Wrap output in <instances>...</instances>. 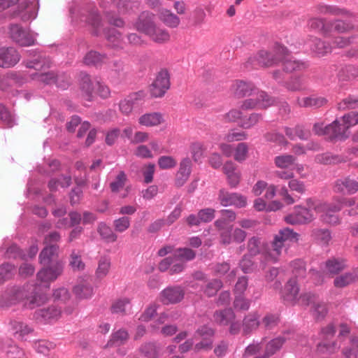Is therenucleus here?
Returning <instances> with one entry per match:
<instances>
[{
    "label": "nucleus",
    "instance_id": "obj_10",
    "mask_svg": "<svg viewBox=\"0 0 358 358\" xmlns=\"http://www.w3.org/2000/svg\"><path fill=\"white\" fill-rule=\"evenodd\" d=\"M170 87V76L166 69H162L150 85V91L152 97L163 96Z\"/></svg>",
    "mask_w": 358,
    "mask_h": 358
},
{
    "label": "nucleus",
    "instance_id": "obj_28",
    "mask_svg": "<svg viewBox=\"0 0 358 358\" xmlns=\"http://www.w3.org/2000/svg\"><path fill=\"white\" fill-rule=\"evenodd\" d=\"M316 9L319 14L322 15H342L347 17L354 16L350 11L334 5L319 4L317 6Z\"/></svg>",
    "mask_w": 358,
    "mask_h": 358
},
{
    "label": "nucleus",
    "instance_id": "obj_48",
    "mask_svg": "<svg viewBox=\"0 0 358 358\" xmlns=\"http://www.w3.org/2000/svg\"><path fill=\"white\" fill-rule=\"evenodd\" d=\"M173 256L176 260L185 262L193 260L196 257V252L189 248H180L176 250Z\"/></svg>",
    "mask_w": 358,
    "mask_h": 358
},
{
    "label": "nucleus",
    "instance_id": "obj_22",
    "mask_svg": "<svg viewBox=\"0 0 358 358\" xmlns=\"http://www.w3.org/2000/svg\"><path fill=\"white\" fill-rule=\"evenodd\" d=\"M73 292L79 299H87L92 296L94 290L93 287L91 283L88 282L87 278H81L73 287Z\"/></svg>",
    "mask_w": 358,
    "mask_h": 358
},
{
    "label": "nucleus",
    "instance_id": "obj_27",
    "mask_svg": "<svg viewBox=\"0 0 358 358\" xmlns=\"http://www.w3.org/2000/svg\"><path fill=\"white\" fill-rule=\"evenodd\" d=\"M164 121L162 114L158 112L145 113L138 118L139 124L146 127L158 126L163 123Z\"/></svg>",
    "mask_w": 358,
    "mask_h": 358
},
{
    "label": "nucleus",
    "instance_id": "obj_58",
    "mask_svg": "<svg viewBox=\"0 0 358 358\" xmlns=\"http://www.w3.org/2000/svg\"><path fill=\"white\" fill-rule=\"evenodd\" d=\"M248 251L250 256H256L261 252V238L252 236L248 241Z\"/></svg>",
    "mask_w": 358,
    "mask_h": 358
},
{
    "label": "nucleus",
    "instance_id": "obj_53",
    "mask_svg": "<svg viewBox=\"0 0 358 358\" xmlns=\"http://www.w3.org/2000/svg\"><path fill=\"white\" fill-rule=\"evenodd\" d=\"M127 180V175L124 171H120L115 180L110 183L112 192L117 193L122 189Z\"/></svg>",
    "mask_w": 358,
    "mask_h": 358
},
{
    "label": "nucleus",
    "instance_id": "obj_37",
    "mask_svg": "<svg viewBox=\"0 0 358 358\" xmlns=\"http://www.w3.org/2000/svg\"><path fill=\"white\" fill-rule=\"evenodd\" d=\"M161 348L155 342H146L139 348L141 353L146 358H158Z\"/></svg>",
    "mask_w": 358,
    "mask_h": 358
},
{
    "label": "nucleus",
    "instance_id": "obj_23",
    "mask_svg": "<svg viewBox=\"0 0 358 358\" xmlns=\"http://www.w3.org/2000/svg\"><path fill=\"white\" fill-rule=\"evenodd\" d=\"M223 171L230 187H236L240 182L241 172L237 170L235 164L231 161L227 162L223 166Z\"/></svg>",
    "mask_w": 358,
    "mask_h": 358
},
{
    "label": "nucleus",
    "instance_id": "obj_13",
    "mask_svg": "<svg viewBox=\"0 0 358 358\" xmlns=\"http://www.w3.org/2000/svg\"><path fill=\"white\" fill-rule=\"evenodd\" d=\"M185 296V290L180 286H170L160 293L161 301L164 304H176L180 303Z\"/></svg>",
    "mask_w": 358,
    "mask_h": 358
},
{
    "label": "nucleus",
    "instance_id": "obj_55",
    "mask_svg": "<svg viewBox=\"0 0 358 358\" xmlns=\"http://www.w3.org/2000/svg\"><path fill=\"white\" fill-rule=\"evenodd\" d=\"M248 146L245 143H239L234 151V157L238 162H243L248 157Z\"/></svg>",
    "mask_w": 358,
    "mask_h": 358
},
{
    "label": "nucleus",
    "instance_id": "obj_43",
    "mask_svg": "<svg viewBox=\"0 0 358 358\" xmlns=\"http://www.w3.org/2000/svg\"><path fill=\"white\" fill-rule=\"evenodd\" d=\"M343 208V204L340 201V198L336 200V202L333 203H322L315 206V211L317 213H334L338 212Z\"/></svg>",
    "mask_w": 358,
    "mask_h": 358
},
{
    "label": "nucleus",
    "instance_id": "obj_29",
    "mask_svg": "<svg viewBox=\"0 0 358 358\" xmlns=\"http://www.w3.org/2000/svg\"><path fill=\"white\" fill-rule=\"evenodd\" d=\"M309 46L312 52L318 57H323L332 50V45L316 37L310 41Z\"/></svg>",
    "mask_w": 358,
    "mask_h": 358
},
{
    "label": "nucleus",
    "instance_id": "obj_8",
    "mask_svg": "<svg viewBox=\"0 0 358 358\" xmlns=\"http://www.w3.org/2000/svg\"><path fill=\"white\" fill-rule=\"evenodd\" d=\"M10 38L20 46H31L36 43V36L18 24H10L8 27Z\"/></svg>",
    "mask_w": 358,
    "mask_h": 358
},
{
    "label": "nucleus",
    "instance_id": "obj_11",
    "mask_svg": "<svg viewBox=\"0 0 358 358\" xmlns=\"http://www.w3.org/2000/svg\"><path fill=\"white\" fill-rule=\"evenodd\" d=\"M64 270V264L61 261H56L43 268L37 273V279L43 282H50L57 279Z\"/></svg>",
    "mask_w": 358,
    "mask_h": 358
},
{
    "label": "nucleus",
    "instance_id": "obj_31",
    "mask_svg": "<svg viewBox=\"0 0 358 358\" xmlns=\"http://www.w3.org/2000/svg\"><path fill=\"white\" fill-rule=\"evenodd\" d=\"M296 102L300 107L320 108L325 105L327 102V100L324 97L310 96L303 98H298Z\"/></svg>",
    "mask_w": 358,
    "mask_h": 358
},
{
    "label": "nucleus",
    "instance_id": "obj_6",
    "mask_svg": "<svg viewBox=\"0 0 358 358\" xmlns=\"http://www.w3.org/2000/svg\"><path fill=\"white\" fill-rule=\"evenodd\" d=\"M275 103V99L266 92L258 90L255 95L245 99L240 108L242 110H252L255 108L265 109Z\"/></svg>",
    "mask_w": 358,
    "mask_h": 358
},
{
    "label": "nucleus",
    "instance_id": "obj_2",
    "mask_svg": "<svg viewBox=\"0 0 358 358\" xmlns=\"http://www.w3.org/2000/svg\"><path fill=\"white\" fill-rule=\"evenodd\" d=\"M299 236L298 233L288 227L281 229L274 235L270 247L264 252L266 259L273 263L278 262L282 250L290 243H296Z\"/></svg>",
    "mask_w": 358,
    "mask_h": 358
},
{
    "label": "nucleus",
    "instance_id": "obj_3",
    "mask_svg": "<svg viewBox=\"0 0 358 358\" xmlns=\"http://www.w3.org/2000/svg\"><path fill=\"white\" fill-rule=\"evenodd\" d=\"M38 4V0H0V11L15 5L16 7L11 12L10 16L27 22L36 17Z\"/></svg>",
    "mask_w": 358,
    "mask_h": 358
},
{
    "label": "nucleus",
    "instance_id": "obj_18",
    "mask_svg": "<svg viewBox=\"0 0 358 358\" xmlns=\"http://www.w3.org/2000/svg\"><path fill=\"white\" fill-rule=\"evenodd\" d=\"M334 190L342 194H354L358 192V182L345 177L335 181Z\"/></svg>",
    "mask_w": 358,
    "mask_h": 358
},
{
    "label": "nucleus",
    "instance_id": "obj_60",
    "mask_svg": "<svg viewBox=\"0 0 358 358\" xmlns=\"http://www.w3.org/2000/svg\"><path fill=\"white\" fill-rule=\"evenodd\" d=\"M329 24H331V31H336L338 33H344L352 29L350 23L339 20L329 21Z\"/></svg>",
    "mask_w": 358,
    "mask_h": 358
},
{
    "label": "nucleus",
    "instance_id": "obj_34",
    "mask_svg": "<svg viewBox=\"0 0 358 358\" xmlns=\"http://www.w3.org/2000/svg\"><path fill=\"white\" fill-rule=\"evenodd\" d=\"M285 132L291 140H295L296 138L301 140H307L310 136V132L305 129L302 125H296L294 128L285 127Z\"/></svg>",
    "mask_w": 358,
    "mask_h": 358
},
{
    "label": "nucleus",
    "instance_id": "obj_16",
    "mask_svg": "<svg viewBox=\"0 0 358 358\" xmlns=\"http://www.w3.org/2000/svg\"><path fill=\"white\" fill-rule=\"evenodd\" d=\"M145 97V93L143 91H138L128 95L119 103V109L120 112L126 115H129L135 104L142 101Z\"/></svg>",
    "mask_w": 358,
    "mask_h": 358
},
{
    "label": "nucleus",
    "instance_id": "obj_39",
    "mask_svg": "<svg viewBox=\"0 0 358 358\" xmlns=\"http://www.w3.org/2000/svg\"><path fill=\"white\" fill-rule=\"evenodd\" d=\"M328 273L337 274L346 267V261L342 258H331L325 262Z\"/></svg>",
    "mask_w": 358,
    "mask_h": 358
},
{
    "label": "nucleus",
    "instance_id": "obj_50",
    "mask_svg": "<svg viewBox=\"0 0 358 358\" xmlns=\"http://www.w3.org/2000/svg\"><path fill=\"white\" fill-rule=\"evenodd\" d=\"M71 184V177L70 176L62 175L59 178H52L48 182V187L50 191H55L59 186L68 187Z\"/></svg>",
    "mask_w": 358,
    "mask_h": 358
},
{
    "label": "nucleus",
    "instance_id": "obj_46",
    "mask_svg": "<svg viewBox=\"0 0 358 358\" xmlns=\"http://www.w3.org/2000/svg\"><path fill=\"white\" fill-rule=\"evenodd\" d=\"M110 259L106 257L100 258L98 262V266L96 270L95 274L97 278L102 279L106 277L109 273L110 268Z\"/></svg>",
    "mask_w": 358,
    "mask_h": 358
},
{
    "label": "nucleus",
    "instance_id": "obj_36",
    "mask_svg": "<svg viewBox=\"0 0 358 358\" xmlns=\"http://www.w3.org/2000/svg\"><path fill=\"white\" fill-rule=\"evenodd\" d=\"M129 309H131V301L127 297L115 300L110 306V311L113 314L124 315Z\"/></svg>",
    "mask_w": 358,
    "mask_h": 358
},
{
    "label": "nucleus",
    "instance_id": "obj_47",
    "mask_svg": "<svg viewBox=\"0 0 358 358\" xmlns=\"http://www.w3.org/2000/svg\"><path fill=\"white\" fill-rule=\"evenodd\" d=\"M286 340L287 338L284 336L272 339L267 343L265 352L271 357L280 350Z\"/></svg>",
    "mask_w": 358,
    "mask_h": 358
},
{
    "label": "nucleus",
    "instance_id": "obj_9",
    "mask_svg": "<svg viewBox=\"0 0 358 358\" xmlns=\"http://www.w3.org/2000/svg\"><path fill=\"white\" fill-rule=\"evenodd\" d=\"M275 45L271 51L259 50L256 55L249 59V62L254 66L271 67L277 65L281 59L280 54H276Z\"/></svg>",
    "mask_w": 358,
    "mask_h": 358
},
{
    "label": "nucleus",
    "instance_id": "obj_4",
    "mask_svg": "<svg viewBox=\"0 0 358 358\" xmlns=\"http://www.w3.org/2000/svg\"><path fill=\"white\" fill-rule=\"evenodd\" d=\"M358 124V112L352 111L336 119L333 122V127L336 128L333 134L338 136V140L344 141L350 136L349 129Z\"/></svg>",
    "mask_w": 358,
    "mask_h": 358
},
{
    "label": "nucleus",
    "instance_id": "obj_42",
    "mask_svg": "<svg viewBox=\"0 0 358 358\" xmlns=\"http://www.w3.org/2000/svg\"><path fill=\"white\" fill-rule=\"evenodd\" d=\"M106 55H101L96 51L89 52L84 57L83 62L87 66H99L105 62Z\"/></svg>",
    "mask_w": 358,
    "mask_h": 358
},
{
    "label": "nucleus",
    "instance_id": "obj_59",
    "mask_svg": "<svg viewBox=\"0 0 358 358\" xmlns=\"http://www.w3.org/2000/svg\"><path fill=\"white\" fill-rule=\"evenodd\" d=\"M138 0H119L117 9L120 13H125L130 10L138 8Z\"/></svg>",
    "mask_w": 358,
    "mask_h": 358
},
{
    "label": "nucleus",
    "instance_id": "obj_56",
    "mask_svg": "<svg viewBox=\"0 0 358 358\" xmlns=\"http://www.w3.org/2000/svg\"><path fill=\"white\" fill-rule=\"evenodd\" d=\"M296 158L290 155L277 156L275 158V165L280 169H287L294 164Z\"/></svg>",
    "mask_w": 358,
    "mask_h": 358
},
{
    "label": "nucleus",
    "instance_id": "obj_40",
    "mask_svg": "<svg viewBox=\"0 0 358 358\" xmlns=\"http://www.w3.org/2000/svg\"><path fill=\"white\" fill-rule=\"evenodd\" d=\"M333 122L326 126H324L323 122H317L313 125V130L314 133L319 136H327L331 140H338V136H334V134H333L334 130L331 129H334L333 127Z\"/></svg>",
    "mask_w": 358,
    "mask_h": 358
},
{
    "label": "nucleus",
    "instance_id": "obj_62",
    "mask_svg": "<svg viewBox=\"0 0 358 358\" xmlns=\"http://www.w3.org/2000/svg\"><path fill=\"white\" fill-rule=\"evenodd\" d=\"M313 236L322 245H327L331 239V233L328 229H315L313 231Z\"/></svg>",
    "mask_w": 358,
    "mask_h": 358
},
{
    "label": "nucleus",
    "instance_id": "obj_35",
    "mask_svg": "<svg viewBox=\"0 0 358 358\" xmlns=\"http://www.w3.org/2000/svg\"><path fill=\"white\" fill-rule=\"evenodd\" d=\"M80 90L83 96H84L86 100L90 101L93 96L94 87L90 76L87 73L81 74Z\"/></svg>",
    "mask_w": 358,
    "mask_h": 358
},
{
    "label": "nucleus",
    "instance_id": "obj_49",
    "mask_svg": "<svg viewBox=\"0 0 358 358\" xmlns=\"http://www.w3.org/2000/svg\"><path fill=\"white\" fill-rule=\"evenodd\" d=\"M26 67L29 69H34L37 71L50 67V60L42 56H38L37 58L24 62Z\"/></svg>",
    "mask_w": 358,
    "mask_h": 358
},
{
    "label": "nucleus",
    "instance_id": "obj_57",
    "mask_svg": "<svg viewBox=\"0 0 358 358\" xmlns=\"http://www.w3.org/2000/svg\"><path fill=\"white\" fill-rule=\"evenodd\" d=\"M262 120V115L260 113H253L247 118L243 119L241 122L240 127L243 129H250L254 127L259 121Z\"/></svg>",
    "mask_w": 358,
    "mask_h": 358
},
{
    "label": "nucleus",
    "instance_id": "obj_21",
    "mask_svg": "<svg viewBox=\"0 0 358 358\" xmlns=\"http://www.w3.org/2000/svg\"><path fill=\"white\" fill-rule=\"evenodd\" d=\"M134 26L138 31L149 35L155 26L154 15L148 11L141 13Z\"/></svg>",
    "mask_w": 358,
    "mask_h": 358
},
{
    "label": "nucleus",
    "instance_id": "obj_54",
    "mask_svg": "<svg viewBox=\"0 0 358 358\" xmlns=\"http://www.w3.org/2000/svg\"><path fill=\"white\" fill-rule=\"evenodd\" d=\"M105 36L109 45L113 48H119L121 45V34L115 29L112 28L105 32Z\"/></svg>",
    "mask_w": 358,
    "mask_h": 358
},
{
    "label": "nucleus",
    "instance_id": "obj_64",
    "mask_svg": "<svg viewBox=\"0 0 358 358\" xmlns=\"http://www.w3.org/2000/svg\"><path fill=\"white\" fill-rule=\"evenodd\" d=\"M357 107L358 98L355 96H348L338 103V109L340 110L355 109Z\"/></svg>",
    "mask_w": 358,
    "mask_h": 358
},
{
    "label": "nucleus",
    "instance_id": "obj_26",
    "mask_svg": "<svg viewBox=\"0 0 358 358\" xmlns=\"http://www.w3.org/2000/svg\"><path fill=\"white\" fill-rule=\"evenodd\" d=\"M260 324L259 315L257 312H252L245 315L243 320V334L248 335L257 329Z\"/></svg>",
    "mask_w": 358,
    "mask_h": 358
},
{
    "label": "nucleus",
    "instance_id": "obj_19",
    "mask_svg": "<svg viewBox=\"0 0 358 358\" xmlns=\"http://www.w3.org/2000/svg\"><path fill=\"white\" fill-rule=\"evenodd\" d=\"M313 220V215L310 209L306 208H298L296 211L287 215L285 220L290 224H300L310 222Z\"/></svg>",
    "mask_w": 358,
    "mask_h": 358
},
{
    "label": "nucleus",
    "instance_id": "obj_38",
    "mask_svg": "<svg viewBox=\"0 0 358 358\" xmlns=\"http://www.w3.org/2000/svg\"><path fill=\"white\" fill-rule=\"evenodd\" d=\"M159 20L166 26L175 28L180 24V18L167 9H162L159 14Z\"/></svg>",
    "mask_w": 358,
    "mask_h": 358
},
{
    "label": "nucleus",
    "instance_id": "obj_33",
    "mask_svg": "<svg viewBox=\"0 0 358 358\" xmlns=\"http://www.w3.org/2000/svg\"><path fill=\"white\" fill-rule=\"evenodd\" d=\"M235 313L231 308L215 311L213 317L215 322L220 325H228L235 319Z\"/></svg>",
    "mask_w": 358,
    "mask_h": 358
},
{
    "label": "nucleus",
    "instance_id": "obj_5",
    "mask_svg": "<svg viewBox=\"0 0 358 358\" xmlns=\"http://www.w3.org/2000/svg\"><path fill=\"white\" fill-rule=\"evenodd\" d=\"M275 51L276 54H280L283 66V71L287 73H292L294 71H302L308 67V64L306 62L295 59L290 56L287 48L279 43L275 44Z\"/></svg>",
    "mask_w": 358,
    "mask_h": 358
},
{
    "label": "nucleus",
    "instance_id": "obj_51",
    "mask_svg": "<svg viewBox=\"0 0 358 358\" xmlns=\"http://www.w3.org/2000/svg\"><path fill=\"white\" fill-rule=\"evenodd\" d=\"M87 23L92 27L93 34L98 36L101 32V22L99 14L96 12H92L87 17Z\"/></svg>",
    "mask_w": 358,
    "mask_h": 358
},
{
    "label": "nucleus",
    "instance_id": "obj_61",
    "mask_svg": "<svg viewBox=\"0 0 358 358\" xmlns=\"http://www.w3.org/2000/svg\"><path fill=\"white\" fill-rule=\"evenodd\" d=\"M358 76V69L354 66H346L343 68L339 73L338 77L341 80H350Z\"/></svg>",
    "mask_w": 358,
    "mask_h": 358
},
{
    "label": "nucleus",
    "instance_id": "obj_24",
    "mask_svg": "<svg viewBox=\"0 0 358 358\" xmlns=\"http://www.w3.org/2000/svg\"><path fill=\"white\" fill-rule=\"evenodd\" d=\"M330 25L325 18L322 17H311L307 22V26L310 29L321 32L324 36L331 34Z\"/></svg>",
    "mask_w": 358,
    "mask_h": 358
},
{
    "label": "nucleus",
    "instance_id": "obj_14",
    "mask_svg": "<svg viewBox=\"0 0 358 358\" xmlns=\"http://www.w3.org/2000/svg\"><path fill=\"white\" fill-rule=\"evenodd\" d=\"M21 55L13 47L0 48V67L8 69L15 66L20 60Z\"/></svg>",
    "mask_w": 358,
    "mask_h": 358
},
{
    "label": "nucleus",
    "instance_id": "obj_20",
    "mask_svg": "<svg viewBox=\"0 0 358 358\" xmlns=\"http://www.w3.org/2000/svg\"><path fill=\"white\" fill-rule=\"evenodd\" d=\"M299 292V287L296 280L295 278H291L285 284L283 290H282L281 296L287 303L294 305L299 299L298 298Z\"/></svg>",
    "mask_w": 358,
    "mask_h": 358
},
{
    "label": "nucleus",
    "instance_id": "obj_25",
    "mask_svg": "<svg viewBox=\"0 0 358 358\" xmlns=\"http://www.w3.org/2000/svg\"><path fill=\"white\" fill-rule=\"evenodd\" d=\"M32 79L39 83L44 85H52L56 83L57 87L64 89H65L69 85L67 82L59 85L57 83V76L53 71H48L46 73H36L32 75Z\"/></svg>",
    "mask_w": 358,
    "mask_h": 358
},
{
    "label": "nucleus",
    "instance_id": "obj_30",
    "mask_svg": "<svg viewBox=\"0 0 358 358\" xmlns=\"http://www.w3.org/2000/svg\"><path fill=\"white\" fill-rule=\"evenodd\" d=\"M59 245L45 246L39 255V262L43 266L50 265L58 257Z\"/></svg>",
    "mask_w": 358,
    "mask_h": 358
},
{
    "label": "nucleus",
    "instance_id": "obj_1",
    "mask_svg": "<svg viewBox=\"0 0 358 358\" xmlns=\"http://www.w3.org/2000/svg\"><path fill=\"white\" fill-rule=\"evenodd\" d=\"M8 298L6 302L7 306L15 304L16 303L25 300L24 306L29 309H34L45 303L48 299L43 294L36 291V287L33 286H26L23 287H17L10 289L7 294Z\"/></svg>",
    "mask_w": 358,
    "mask_h": 358
},
{
    "label": "nucleus",
    "instance_id": "obj_44",
    "mask_svg": "<svg viewBox=\"0 0 358 358\" xmlns=\"http://www.w3.org/2000/svg\"><path fill=\"white\" fill-rule=\"evenodd\" d=\"M97 231L101 237L108 243H114L117 239V234L104 222L99 224Z\"/></svg>",
    "mask_w": 358,
    "mask_h": 358
},
{
    "label": "nucleus",
    "instance_id": "obj_52",
    "mask_svg": "<svg viewBox=\"0 0 358 358\" xmlns=\"http://www.w3.org/2000/svg\"><path fill=\"white\" fill-rule=\"evenodd\" d=\"M150 37L156 43H164L168 41L170 38L169 32L159 27L155 26L154 30H152L151 33L149 34Z\"/></svg>",
    "mask_w": 358,
    "mask_h": 358
},
{
    "label": "nucleus",
    "instance_id": "obj_32",
    "mask_svg": "<svg viewBox=\"0 0 358 358\" xmlns=\"http://www.w3.org/2000/svg\"><path fill=\"white\" fill-rule=\"evenodd\" d=\"M129 337V333L125 329H120L112 333L106 346L112 347L124 345L128 341Z\"/></svg>",
    "mask_w": 358,
    "mask_h": 358
},
{
    "label": "nucleus",
    "instance_id": "obj_17",
    "mask_svg": "<svg viewBox=\"0 0 358 358\" xmlns=\"http://www.w3.org/2000/svg\"><path fill=\"white\" fill-rule=\"evenodd\" d=\"M231 90L236 98H243L255 95L259 90L252 83L238 80L233 84Z\"/></svg>",
    "mask_w": 358,
    "mask_h": 358
},
{
    "label": "nucleus",
    "instance_id": "obj_45",
    "mask_svg": "<svg viewBox=\"0 0 358 358\" xmlns=\"http://www.w3.org/2000/svg\"><path fill=\"white\" fill-rule=\"evenodd\" d=\"M69 266L73 271H83L85 268V264L82 260L79 251L72 250L69 257Z\"/></svg>",
    "mask_w": 358,
    "mask_h": 358
},
{
    "label": "nucleus",
    "instance_id": "obj_41",
    "mask_svg": "<svg viewBox=\"0 0 358 358\" xmlns=\"http://www.w3.org/2000/svg\"><path fill=\"white\" fill-rule=\"evenodd\" d=\"M315 162L322 164H336L344 162L345 159L342 156L326 152L316 155Z\"/></svg>",
    "mask_w": 358,
    "mask_h": 358
},
{
    "label": "nucleus",
    "instance_id": "obj_12",
    "mask_svg": "<svg viewBox=\"0 0 358 358\" xmlns=\"http://www.w3.org/2000/svg\"><path fill=\"white\" fill-rule=\"evenodd\" d=\"M62 311L55 305L37 309L34 313V319L40 323H49L57 320L61 316Z\"/></svg>",
    "mask_w": 358,
    "mask_h": 358
},
{
    "label": "nucleus",
    "instance_id": "obj_63",
    "mask_svg": "<svg viewBox=\"0 0 358 358\" xmlns=\"http://www.w3.org/2000/svg\"><path fill=\"white\" fill-rule=\"evenodd\" d=\"M340 348V345L336 342L334 341L331 343L322 342L317 344V350L320 353L333 354L335 353Z\"/></svg>",
    "mask_w": 358,
    "mask_h": 358
},
{
    "label": "nucleus",
    "instance_id": "obj_7",
    "mask_svg": "<svg viewBox=\"0 0 358 358\" xmlns=\"http://www.w3.org/2000/svg\"><path fill=\"white\" fill-rule=\"evenodd\" d=\"M300 299L304 306H311V313L317 320H323L328 313L326 303L320 301L317 295L306 293L301 296Z\"/></svg>",
    "mask_w": 358,
    "mask_h": 358
},
{
    "label": "nucleus",
    "instance_id": "obj_15",
    "mask_svg": "<svg viewBox=\"0 0 358 358\" xmlns=\"http://www.w3.org/2000/svg\"><path fill=\"white\" fill-rule=\"evenodd\" d=\"M218 198L223 206H234L238 208H243L247 204V199L244 196L238 193H230L224 189L220 191Z\"/></svg>",
    "mask_w": 358,
    "mask_h": 358
}]
</instances>
